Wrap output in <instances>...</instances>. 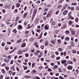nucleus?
Masks as SVG:
<instances>
[{
	"instance_id": "42",
	"label": "nucleus",
	"mask_w": 79,
	"mask_h": 79,
	"mask_svg": "<svg viewBox=\"0 0 79 79\" xmlns=\"http://www.w3.org/2000/svg\"><path fill=\"white\" fill-rule=\"evenodd\" d=\"M43 40H44V39H41L40 40V42H43Z\"/></svg>"
},
{
	"instance_id": "34",
	"label": "nucleus",
	"mask_w": 79,
	"mask_h": 79,
	"mask_svg": "<svg viewBox=\"0 0 79 79\" xmlns=\"http://www.w3.org/2000/svg\"><path fill=\"white\" fill-rule=\"evenodd\" d=\"M40 29H37V31L38 32H39V33H40Z\"/></svg>"
},
{
	"instance_id": "59",
	"label": "nucleus",
	"mask_w": 79,
	"mask_h": 79,
	"mask_svg": "<svg viewBox=\"0 0 79 79\" xmlns=\"http://www.w3.org/2000/svg\"><path fill=\"white\" fill-rule=\"evenodd\" d=\"M25 78H26V79H28V76H25Z\"/></svg>"
},
{
	"instance_id": "9",
	"label": "nucleus",
	"mask_w": 79,
	"mask_h": 79,
	"mask_svg": "<svg viewBox=\"0 0 79 79\" xmlns=\"http://www.w3.org/2000/svg\"><path fill=\"white\" fill-rule=\"evenodd\" d=\"M37 11V9L35 10L34 11V12H33L34 14H35V15Z\"/></svg>"
},
{
	"instance_id": "27",
	"label": "nucleus",
	"mask_w": 79,
	"mask_h": 79,
	"mask_svg": "<svg viewBox=\"0 0 79 79\" xmlns=\"http://www.w3.org/2000/svg\"><path fill=\"white\" fill-rule=\"evenodd\" d=\"M3 77V76L2 75H0V79H2Z\"/></svg>"
},
{
	"instance_id": "3",
	"label": "nucleus",
	"mask_w": 79,
	"mask_h": 79,
	"mask_svg": "<svg viewBox=\"0 0 79 79\" xmlns=\"http://www.w3.org/2000/svg\"><path fill=\"white\" fill-rule=\"evenodd\" d=\"M57 68H58V66L57 65H54V68H53V69H56Z\"/></svg>"
},
{
	"instance_id": "38",
	"label": "nucleus",
	"mask_w": 79,
	"mask_h": 79,
	"mask_svg": "<svg viewBox=\"0 0 79 79\" xmlns=\"http://www.w3.org/2000/svg\"><path fill=\"white\" fill-rule=\"evenodd\" d=\"M42 68H43L42 66H41L39 67L38 69H42Z\"/></svg>"
},
{
	"instance_id": "57",
	"label": "nucleus",
	"mask_w": 79,
	"mask_h": 79,
	"mask_svg": "<svg viewBox=\"0 0 79 79\" xmlns=\"http://www.w3.org/2000/svg\"><path fill=\"white\" fill-rule=\"evenodd\" d=\"M72 45V46L73 47H74V46L75 45V44H74V43L73 44H71Z\"/></svg>"
},
{
	"instance_id": "18",
	"label": "nucleus",
	"mask_w": 79,
	"mask_h": 79,
	"mask_svg": "<svg viewBox=\"0 0 79 79\" xmlns=\"http://www.w3.org/2000/svg\"><path fill=\"white\" fill-rule=\"evenodd\" d=\"M35 45L36 47H39V45L37 44V43H35Z\"/></svg>"
},
{
	"instance_id": "55",
	"label": "nucleus",
	"mask_w": 79,
	"mask_h": 79,
	"mask_svg": "<svg viewBox=\"0 0 79 79\" xmlns=\"http://www.w3.org/2000/svg\"><path fill=\"white\" fill-rule=\"evenodd\" d=\"M37 3H38V4H39L40 3V1H38L37 2Z\"/></svg>"
},
{
	"instance_id": "2",
	"label": "nucleus",
	"mask_w": 79,
	"mask_h": 79,
	"mask_svg": "<svg viewBox=\"0 0 79 79\" xmlns=\"http://www.w3.org/2000/svg\"><path fill=\"white\" fill-rule=\"evenodd\" d=\"M48 44H49L48 43V41H46L45 43V45L46 46H48Z\"/></svg>"
},
{
	"instance_id": "32",
	"label": "nucleus",
	"mask_w": 79,
	"mask_h": 79,
	"mask_svg": "<svg viewBox=\"0 0 79 79\" xmlns=\"http://www.w3.org/2000/svg\"><path fill=\"white\" fill-rule=\"evenodd\" d=\"M48 29V27H47V26H45L44 29H47V30Z\"/></svg>"
},
{
	"instance_id": "50",
	"label": "nucleus",
	"mask_w": 79,
	"mask_h": 79,
	"mask_svg": "<svg viewBox=\"0 0 79 79\" xmlns=\"http://www.w3.org/2000/svg\"><path fill=\"white\" fill-rule=\"evenodd\" d=\"M68 47H69V48H71V49L72 48H71L73 47H72V45L71 44L70 45V46H69Z\"/></svg>"
},
{
	"instance_id": "63",
	"label": "nucleus",
	"mask_w": 79,
	"mask_h": 79,
	"mask_svg": "<svg viewBox=\"0 0 79 79\" xmlns=\"http://www.w3.org/2000/svg\"><path fill=\"white\" fill-rule=\"evenodd\" d=\"M33 71L34 73H36V71H35V70H33Z\"/></svg>"
},
{
	"instance_id": "47",
	"label": "nucleus",
	"mask_w": 79,
	"mask_h": 79,
	"mask_svg": "<svg viewBox=\"0 0 79 79\" xmlns=\"http://www.w3.org/2000/svg\"><path fill=\"white\" fill-rule=\"evenodd\" d=\"M60 57H58L56 58V60H60Z\"/></svg>"
},
{
	"instance_id": "40",
	"label": "nucleus",
	"mask_w": 79,
	"mask_h": 79,
	"mask_svg": "<svg viewBox=\"0 0 79 79\" xmlns=\"http://www.w3.org/2000/svg\"><path fill=\"white\" fill-rule=\"evenodd\" d=\"M17 7H19L20 6V4L18 3L17 4Z\"/></svg>"
},
{
	"instance_id": "24",
	"label": "nucleus",
	"mask_w": 79,
	"mask_h": 79,
	"mask_svg": "<svg viewBox=\"0 0 79 79\" xmlns=\"http://www.w3.org/2000/svg\"><path fill=\"white\" fill-rule=\"evenodd\" d=\"M51 42L53 44H55V41H54V40H52L51 41Z\"/></svg>"
},
{
	"instance_id": "60",
	"label": "nucleus",
	"mask_w": 79,
	"mask_h": 79,
	"mask_svg": "<svg viewBox=\"0 0 79 79\" xmlns=\"http://www.w3.org/2000/svg\"><path fill=\"white\" fill-rule=\"evenodd\" d=\"M69 63L70 64H72L73 63V62L71 61H69Z\"/></svg>"
},
{
	"instance_id": "25",
	"label": "nucleus",
	"mask_w": 79,
	"mask_h": 79,
	"mask_svg": "<svg viewBox=\"0 0 79 79\" xmlns=\"http://www.w3.org/2000/svg\"><path fill=\"white\" fill-rule=\"evenodd\" d=\"M34 40V38H31L30 39V41H31V42H32V41H33Z\"/></svg>"
},
{
	"instance_id": "5",
	"label": "nucleus",
	"mask_w": 79,
	"mask_h": 79,
	"mask_svg": "<svg viewBox=\"0 0 79 79\" xmlns=\"http://www.w3.org/2000/svg\"><path fill=\"white\" fill-rule=\"evenodd\" d=\"M68 69H73V67L71 66H69L68 67Z\"/></svg>"
},
{
	"instance_id": "15",
	"label": "nucleus",
	"mask_w": 79,
	"mask_h": 79,
	"mask_svg": "<svg viewBox=\"0 0 79 79\" xmlns=\"http://www.w3.org/2000/svg\"><path fill=\"white\" fill-rule=\"evenodd\" d=\"M2 73L3 74H5V70H4V69H2Z\"/></svg>"
},
{
	"instance_id": "35",
	"label": "nucleus",
	"mask_w": 79,
	"mask_h": 79,
	"mask_svg": "<svg viewBox=\"0 0 79 79\" xmlns=\"http://www.w3.org/2000/svg\"><path fill=\"white\" fill-rule=\"evenodd\" d=\"M59 78L60 79H64V78L63 77L60 76L59 77Z\"/></svg>"
},
{
	"instance_id": "13",
	"label": "nucleus",
	"mask_w": 79,
	"mask_h": 79,
	"mask_svg": "<svg viewBox=\"0 0 79 79\" xmlns=\"http://www.w3.org/2000/svg\"><path fill=\"white\" fill-rule=\"evenodd\" d=\"M76 32H75V31H73L72 32V34H73V35H75Z\"/></svg>"
},
{
	"instance_id": "1",
	"label": "nucleus",
	"mask_w": 79,
	"mask_h": 79,
	"mask_svg": "<svg viewBox=\"0 0 79 79\" xmlns=\"http://www.w3.org/2000/svg\"><path fill=\"white\" fill-rule=\"evenodd\" d=\"M68 11L67 10H65L63 12L62 14L63 15H67V13H68Z\"/></svg>"
},
{
	"instance_id": "30",
	"label": "nucleus",
	"mask_w": 79,
	"mask_h": 79,
	"mask_svg": "<svg viewBox=\"0 0 79 79\" xmlns=\"http://www.w3.org/2000/svg\"><path fill=\"white\" fill-rule=\"evenodd\" d=\"M58 50L59 51H60V52H61L62 51V50H63V49H62V48H59Z\"/></svg>"
},
{
	"instance_id": "36",
	"label": "nucleus",
	"mask_w": 79,
	"mask_h": 79,
	"mask_svg": "<svg viewBox=\"0 0 79 79\" xmlns=\"http://www.w3.org/2000/svg\"><path fill=\"white\" fill-rule=\"evenodd\" d=\"M51 66H54V65H55V63H51Z\"/></svg>"
},
{
	"instance_id": "19",
	"label": "nucleus",
	"mask_w": 79,
	"mask_h": 79,
	"mask_svg": "<svg viewBox=\"0 0 79 79\" xmlns=\"http://www.w3.org/2000/svg\"><path fill=\"white\" fill-rule=\"evenodd\" d=\"M13 32H14V33H16V32H17V31H16V29H14L13 31Z\"/></svg>"
},
{
	"instance_id": "16",
	"label": "nucleus",
	"mask_w": 79,
	"mask_h": 79,
	"mask_svg": "<svg viewBox=\"0 0 79 79\" xmlns=\"http://www.w3.org/2000/svg\"><path fill=\"white\" fill-rule=\"evenodd\" d=\"M72 52L73 53H76V51L75 50H73L72 51Z\"/></svg>"
},
{
	"instance_id": "11",
	"label": "nucleus",
	"mask_w": 79,
	"mask_h": 79,
	"mask_svg": "<svg viewBox=\"0 0 79 79\" xmlns=\"http://www.w3.org/2000/svg\"><path fill=\"white\" fill-rule=\"evenodd\" d=\"M18 54L19 55H21V54H22V52H21V51L19 50L18 52Z\"/></svg>"
},
{
	"instance_id": "28",
	"label": "nucleus",
	"mask_w": 79,
	"mask_h": 79,
	"mask_svg": "<svg viewBox=\"0 0 79 79\" xmlns=\"http://www.w3.org/2000/svg\"><path fill=\"white\" fill-rule=\"evenodd\" d=\"M21 42V40H18L17 41V43H20V42Z\"/></svg>"
},
{
	"instance_id": "33",
	"label": "nucleus",
	"mask_w": 79,
	"mask_h": 79,
	"mask_svg": "<svg viewBox=\"0 0 79 79\" xmlns=\"http://www.w3.org/2000/svg\"><path fill=\"white\" fill-rule=\"evenodd\" d=\"M25 56L26 57H28L29 56V54H28L27 53L25 55Z\"/></svg>"
},
{
	"instance_id": "52",
	"label": "nucleus",
	"mask_w": 79,
	"mask_h": 79,
	"mask_svg": "<svg viewBox=\"0 0 79 79\" xmlns=\"http://www.w3.org/2000/svg\"><path fill=\"white\" fill-rule=\"evenodd\" d=\"M24 24L25 26H26V25H27V23H26V21H25L24 23Z\"/></svg>"
},
{
	"instance_id": "4",
	"label": "nucleus",
	"mask_w": 79,
	"mask_h": 79,
	"mask_svg": "<svg viewBox=\"0 0 79 79\" xmlns=\"http://www.w3.org/2000/svg\"><path fill=\"white\" fill-rule=\"evenodd\" d=\"M22 29V26L21 25H19L18 27V29L19 30L21 29Z\"/></svg>"
},
{
	"instance_id": "41",
	"label": "nucleus",
	"mask_w": 79,
	"mask_h": 79,
	"mask_svg": "<svg viewBox=\"0 0 79 79\" xmlns=\"http://www.w3.org/2000/svg\"><path fill=\"white\" fill-rule=\"evenodd\" d=\"M2 11L3 13H5V10L4 9H2Z\"/></svg>"
},
{
	"instance_id": "14",
	"label": "nucleus",
	"mask_w": 79,
	"mask_h": 79,
	"mask_svg": "<svg viewBox=\"0 0 79 79\" xmlns=\"http://www.w3.org/2000/svg\"><path fill=\"white\" fill-rule=\"evenodd\" d=\"M65 40L68 41V40H69V37H67L65 38Z\"/></svg>"
},
{
	"instance_id": "46",
	"label": "nucleus",
	"mask_w": 79,
	"mask_h": 79,
	"mask_svg": "<svg viewBox=\"0 0 79 79\" xmlns=\"http://www.w3.org/2000/svg\"><path fill=\"white\" fill-rule=\"evenodd\" d=\"M30 72V70H27V71H26V73H29Z\"/></svg>"
},
{
	"instance_id": "53",
	"label": "nucleus",
	"mask_w": 79,
	"mask_h": 79,
	"mask_svg": "<svg viewBox=\"0 0 79 79\" xmlns=\"http://www.w3.org/2000/svg\"><path fill=\"white\" fill-rule=\"evenodd\" d=\"M59 13V11L58 10L56 12V15H58V13Z\"/></svg>"
},
{
	"instance_id": "43",
	"label": "nucleus",
	"mask_w": 79,
	"mask_h": 79,
	"mask_svg": "<svg viewBox=\"0 0 79 79\" xmlns=\"http://www.w3.org/2000/svg\"><path fill=\"white\" fill-rule=\"evenodd\" d=\"M55 53L56 55H58V54H59V52H56Z\"/></svg>"
},
{
	"instance_id": "48",
	"label": "nucleus",
	"mask_w": 79,
	"mask_h": 79,
	"mask_svg": "<svg viewBox=\"0 0 79 79\" xmlns=\"http://www.w3.org/2000/svg\"><path fill=\"white\" fill-rule=\"evenodd\" d=\"M27 13H25L24 15V17H26V16H27Z\"/></svg>"
},
{
	"instance_id": "20",
	"label": "nucleus",
	"mask_w": 79,
	"mask_h": 79,
	"mask_svg": "<svg viewBox=\"0 0 79 79\" xmlns=\"http://www.w3.org/2000/svg\"><path fill=\"white\" fill-rule=\"evenodd\" d=\"M15 50V49H13L12 51H10V52H9V54H11V53H13V52H14V51Z\"/></svg>"
},
{
	"instance_id": "8",
	"label": "nucleus",
	"mask_w": 79,
	"mask_h": 79,
	"mask_svg": "<svg viewBox=\"0 0 79 79\" xmlns=\"http://www.w3.org/2000/svg\"><path fill=\"white\" fill-rule=\"evenodd\" d=\"M11 70L12 71H15V68H14V67H12L11 68Z\"/></svg>"
},
{
	"instance_id": "7",
	"label": "nucleus",
	"mask_w": 79,
	"mask_h": 79,
	"mask_svg": "<svg viewBox=\"0 0 79 79\" xmlns=\"http://www.w3.org/2000/svg\"><path fill=\"white\" fill-rule=\"evenodd\" d=\"M19 19V16H17V18H16V19H15V21L16 22L18 21V20Z\"/></svg>"
},
{
	"instance_id": "21",
	"label": "nucleus",
	"mask_w": 79,
	"mask_h": 79,
	"mask_svg": "<svg viewBox=\"0 0 79 79\" xmlns=\"http://www.w3.org/2000/svg\"><path fill=\"white\" fill-rule=\"evenodd\" d=\"M48 8H46L44 10V11H48Z\"/></svg>"
},
{
	"instance_id": "12",
	"label": "nucleus",
	"mask_w": 79,
	"mask_h": 79,
	"mask_svg": "<svg viewBox=\"0 0 79 79\" xmlns=\"http://www.w3.org/2000/svg\"><path fill=\"white\" fill-rule=\"evenodd\" d=\"M27 28L28 29H30V28L31 27V26L30 27V24H28L27 26Z\"/></svg>"
},
{
	"instance_id": "6",
	"label": "nucleus",
	"mask_w": 79,
	"mask_h": 79,
	"mask_svg": "<svg viewBox=\"0 0 79 79\" xmlns=\"http://www.w3.org/2000/svg\"><path fill=\"white\" fill-rule=\"evenodd\" d=\"M24 47H26V44H25V43H23L21 47L23 48Z\"/></svg>"
},
{
	"instance_id": "26",
	"label": "nucleus",
	"mask_w": 79,
	"mask_h": 79,
	"mask_svg": "<svg viewBox=\"0 0 79 79\" xmlns=\"http://www.w3.org/2000/svg\"><path fill=\"white\" fill-rule=\"evenodd\" d=\"M7 44L8 45H11V43L10 42H7Z\"/></svg>"
},
{
	"instance_id": "44",
	"label": "nucleus",
	"mask_w": 79,
	"mask_h": 79,
	"mask_svg": "<svg viewBox=\"0 0 79 79\" xmlns=\"http://www.w3.org/2000/svg\"><path fill=\"white\" fill-rule=\"evenodd\" d=\"M52 25H55V22L54 21L52 23Z\"/></svg>"
},
{
	"instance_id": "29",
	"label": "nucleus",
	"mask_w": 79,
	"mask_h": 79,
	"mask_svg": "<svg viewBox=\"0 0 79 79\" xmlns=\"http://www.w3.org/2000/svg\"><path fill=\"white\" fill-rule=\"evenodd\" d=\"M74 10V7H71V11H73Z\"/></svg>"
},
{
	"instance_id": "62",
	"label": "nucleus",
	"mask_w": 79,
	"mask_h": 79,
	"mask_svg": "<svg viewBox=\"0 0 79 79\" xmlns=\"http://www.w3.org/2000/svg\"><path fill=\"white\" fill-rule=\"evenodd\" d=\"M57 41L58 42H59V43H60V42H61V40H57Z\"/></svg>"
},
{
	"instance_id": "64",
	"label": "nucleus",
	"mask_w": 79,
	"mask_h": 79,
	"mask_svg": "<svg viewBox=\"0 0 79 79\" xmlns=\"http://www.w3.org/2000/svg\"><path fill=\"white\" fill-rule=\"evenodd\" d=\"M75 27H79V25H76L75 26Z\"/></svg>"
},
{
	"instance_id": "39",
	"label": "nucleus",
	"mask_w": 79,
	"mask_h": 79,
	"mask_svg": "<svg viewBox=\"0 0 79 79\" xmlns=\"http://www.w3.org/2000/svg\"><path fill=\"white\" fill-rule=\"evenodd\" d=\"M31 32L33 35H34V34H35V33H34V31L33 30L31 31Z\"/></svg>"
},
{
	"instance_id": "56",
	"label": "nucleus",
	"mask_w": 79,
	"mask_h": 79,
	"mask_svg": "<svg viewBox=\"0 0 79 79\" xmlns=\"http://www.w3.org/2000/svg\"><path fill=\"white\" fill-rule=\"evenodd\" d=\"M78 18H77L76 19V22H78Z\"/></svg>"
},
{
	"instance_id": "37",
	"label": "nucleus",
	"mask_w": 79,
	"mask_h": 79,
	"mask_svg": "<svg viewBox=\"0 0 79 79\" xmlns=\"http://www.w3.org/2000/svg\"><path fill=\"white\" fill-rule=\"evenodd\" d=\"M71 12H70L69 13L68 15V16H71Z\"/></svg>"
},
{
	"instance_id": "17",
	"label": "nucleus",
	"mask_w": 79,
	"mask_h": 79,
	"mask_svg": "<svg viewBox=\"0 0 79 79\" xmlns=\"http://www.w3.org/2000/svg\"><path fill=\"white\" fill-rule=\"evenodd\" d=\"M71 5H77V4L76 3L73 2L72 3Z\"/></svg>"
},
{
	"instance_id": "61",
	"label": "nucleus",
	"mask_w": 79,
	"mask_h": 79,
	"mask_svg": "<svg viewBox=\"0 0 79 79\" xmlns=\"http://www.w3.org/2000/svg\"><path fill=\"white\" fill-rule=\"evenodd\" d=\"M47 53V50H46L44 52L45 54L46 55Z\"/></svg>"
},
{
	"instance_id": "31",
	"label": "nucleus",
	"mask_w": 79,
	"mask_h": 79,
	"mask_svg": "<svg viewBox=\"0 0 79 79\" xmlns=\"http://www.w3.org/2000/svg\"><path fill=\"white\" fill-rule=\"evenodd\" d=\"M40 48L41 49H43L44 48V46H41L40 47Z\"/></svg>"
},
{
	"instance_id": "49",
	"label": "nucleus",
	"mask_w": 79,
	"mask_h": 79,
	"mask_svg": "<svg viewBox=\"0 0 79 79\" xmlns=\"http://www.w3.org/2000/svg\"><path fill=\"white\" fill-rule=\"evenodd\" d=\"M77 41H78V39H76L75 40V42H77Z\"/></svg>"
},
{
	"instance_id": "23",
	"label": "nucleus",
	"mask_w": 79,
	"mask_h": 79,
	"mask_svg": "<svg viewBox=\"0 0 79 79\" xmlns=\"http://www.w3.org/2000/svg\"><path fill=\"white\" fill-rule=\"evenodd\" d=\"M73 24V23L72 22V21H69V24L70 25H71Z\"/></svg>"
},
{
	"instance_id": "10",
	"label": "nucleus",
	"mask_w": 79,
	"mask_h": 79,
	"mask_svg": "<svg viewBox=\"0 0 79 79\" xmlns=\"http://www.w3.org/2000/svg\"><path fill=\"white\" fill-rule=\"evenodd\" d=\"M66 60H62L61 61V63L63 64H64V63H66Z\"/></svg>"
},
{
	"instance_id": "45",
	"label": "nucleus",
	"mask_w": 79,
	"mask_h": 79,
	"mask_svg": "<svg viewBox=\"0 0 79 79\" xmlns=\"http://www.w3.org/2000/svg\"><path fill=\"white\" fill-rule=\"evenodd\" d=\"M13 60H11L10 61V64H13Z\"/></svg>"
},
{
	"instance_id": "22",
	"label": "nucleus",
	"mask_w": 79,
	"mask_h": 79,
	"mask_svg": "<svg viewBox=\"0 0 79 79\" xmlns=\"http://www.w3.org/2000/svg\"><path fill=\"white\" fill-rule=\"evenodd\" d=\"M66 33L67 34H68L69 33V31H68V30H67L66 31Z\"/></svg>"
},
{
	"instance_id": "54",
	"label": "nucleus",
	"mask_w": 79,
	"mask_h": 79,
	"mask_svg": "<svg viewBox=\"0 0 79 79\" xmlns=\"http://www.w3.org/2000/svg\"><path fill=\"white\" fill-rule=\"evenodd\" d=\"M58 8H61V7H62V6L61 5H60L58 6Z\"/></svg>"
},
{
	"instance_id": "58",
	"label": "nucleus",
	"mask_w": 79,
	"mask_h": 79,
	"mask_svg": "<svg viewBox=\"0 0 79 79\" xmlns=\"http://www.w3.org/2000/svg\"><path fill=\"white\" fill-rule=\"evenodd\" d=\"M70 19H73L74 17H71V15H70Z\"/></svg>"
},
{
	"instance_id": "51",
	"label": "nucleus",
	"mask_w": 79,
	"mask_h": 79,
	"mask_svg": "<svg viewBox=\"0 0 79 79\" xmlns=\"http://www.w3.org/2000/svg\"><path fill=\"white\" fill-rule=\"evenodd\" d=\"M43 19H44V20H46L47 19L46 18V17H44L43 18Z\"/></svg>"
}]
</instances>
